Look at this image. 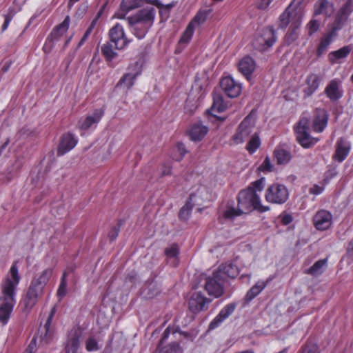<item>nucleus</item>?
<instances>
[{"label": "nucleus", "mask_w": 353, "mask_h": 353, "mask_svg": "<svg viewBox=\"0 0 353 353\" xmlns=\"http://www.w3.org/2000/svg\"><path fill=\"white\" fill-rule=\"evenodd\" d=\"M21 280L16 266H12L2 286L3 296L0 297V322L6 324L12 311L14 290Z\"/></svg>", "instance_id": "f257e3e1"}, {"label": "nucleus", "mask_w": 353, "mask_h": 353, "mask_svg": "<svg viewBox=\"0 0 353 353\" xmlns=\"http://www.w3.org/2000/svg\"><path fill=\"white\" fill-rule=\"evenodd\" d=\"M51 274L50 270H46L34 277L23 301L26 310H31L37 303L38 299L42 296L44 287L48 283Z\"/></svg>", "instance_id": "f03ea898"}, {"label": "nucleus", "mask_w": 353, "mask_h": 353, "mask_svg": "<svg viewBox=\"0 0 353 353\" xmlns=\"http://www.w3.org/2000/svg\"><path fill=\"white\" fill-rule=\"evenodd\" d=\"M237 201L240 211L243 212L245 214H248L254 210L260 212L270 210V207L264 206L261 204L259 195L251 188L240 191L238 194Z\"/></svg>", "instance_id": "7ed1b4c3"}, {"label": "nucleus", "mask_w": 353, "mask_h": 353, "mask_svg": "<svg viewBox=\"0 0 353 353\" xmlns=\"http://www.w3.org/2000/svg\"><path fill=\"white\" fill-rule=\"evenodd\" d=\"M302 0H294L293 2L280 15L279 28L285 29L288 25L290 27H300L302 22L303 11L300 6Z\"/></svg>", "instance_id": "20e7f679"}, {"label": "nucleus", "mask_w": 353, "mask_h": 353, "mask_svg": "<svg viewBox=\"0 0 353 353\" xmlns=\"http://www.w3.org/2000/svg\"><path fill=\"white\" fill-rule=\"evenodd\" d=\"M221 273V270L215 271L205 279V290L210 296L214 298H219L224 294V281Z\"/></svg>", "instance_id": "39448f33"}, {"label": "nucleus", "mask_w": 353, "mask_h": 353, "mask_svg": "<svg viewBox=\"0 0 353 353\" xmlns=\"http://www.w3.org/2000/svg\"><path fill=\"white\" fill-rule=\"evenodd\" d=\"M296 140L305 148L315 145L319 139L310 136L309 133V121L306 117H302L295 128Z\"/></svg>", "instance_id": "423d86ee"}, {"label": "nucleus", "mask_w": 353, "mask_h": 353, "mask_svg": "<svg viewBox=\"0 0 353 353\" xmlns=\"http://www.w3.org/2000/svg\"><path fill=\"white\" fill-rule=\"evenodd\" d=\"M289 197V192L287 188L282 184L274 183L266 190L265 200L274 204H283Z\"/></svg>", "instance_id": "0eeeda50"}, {"label": "nucleus", "mask_w": 353, "mask_h": 353, "mask_svg": "<svg viewBox=\"0 0 353 353\" xmlns=\"http://www.w3.org/2000/svg\"><path fill=\"white\" fill-rule=\"evenodd\" d=\"M110 43L114 45L117 50L125 49L132 41L128 39L124 32L123 27L120 23H117L109 31Z\"/></svg>", "instance_id": "6e6552de"}, {"label": "nucleus", "mask_w": 353, "mask_h": 353, "mask_svg": "<svg viewBox=\"0 0 353 353\" xmlns=\"http://www.w3.org/2000/svg\"><path fill=\"white\" fill-rule=\"evenodd\" d=\"M254 125L255 123L252 116L248 115L239 124L236 132L232 137L234 143H241L248 139L252 132Z\"/></svg>", "instance_id": "1a4fd4ad"}, {"label": "nucleus", "mask_w": 353, "mask_h": 353, "mask_svg": "<svg viewBox=\"0 0 353 353\" xmlns=\"http://www.w3.org/2000/svg\"><path fill=\"white\" fill-rule=\"evenodd\" d=\"M212 299L206 297L201 292H194L188 300V308L193 314L206 311Z\"/></svg>", "instance_id": "9d476101"}, {"label": "nucleus", "mask_w": 353, "mask_h": 353, "mask_svg": "<svg viewBox=\"0 0 353 353\" xmlns=\"http://www.w3.org/2000/svg\"><path fill=\"white\" fill-rule=\"evenodd\" d=\"M277 36L275 30L272 27L263 29L260 37L256 39V45L261 50H265L271 48L276 41Z\"/></svg>", "instance_id": "9b49d317"}, {"label": "nucleus", "mask_w": 353, "mask_h": 353, "mask_svg": "<svg viewBox=\"0 0 353 353\" xmlns=\"http://www.w3.org/2000/svg\"><path fill=\"white\" fill-rule=\"evenodd\" d=\"M312 222L316 230H327L332 223V215L327 210H320L313 216Z\"/></svg>", "instance_id": "f8f14e48"}, {"label": "nucleus", "mask_w": 353, "mask_h": 353, "mask_svg": "<svg viewBox=\"0 0 353 353\" xmlns=\"http://www.w3.org/2000/svg\"><path fill=\"white\" fill-rule=\"evenodd\" d=\"M220 86L230 98L238 97L241 92V85L234 81V79L231 77L222 78L220 82Z\"/></svg>", "instance_id": "ddd939ff"}, {"label": "nucleus", "mask_w": 353, "mask_h": 353, "mask_svg": "<svg viewBox=\"0 0 353 353\" xmlns=\"http://www.w3.org/2000/svg\"><path fill=\"white\" fill-rule=\"evenodd\" d=\"M81 336L82 332L79 328L74 327L69 332L65 345V353H77Z\"/></svg>", "instance_id": "4468645a"}, {"label": "nucleus", "mask_w": 353, "mask_h": 353, "mask_svg": "<svg viewBox=\"0 0 353 353\" xmlns=\"http://www.w3.org/2000/svg\"><path fill=\"white\" fill-rule=\"evenodd\" d=\"M342 82L339 79H332L325 88V94L332 101H338L343 97Z\"/></svg>", "instance_id": "2eb2a0df"}, {"label": "nucleus", "mask_w": 353, "mask_h": 353, "mask_svg": "<svg viewBox=\"0 0 353 353\" xmlns=\"http://www.w3.org/2000/svg\"><path fill=\"white\" fill-rule=\"evenodd\" d=\"M104 114L102 108L95 110L93 113L84 119H81L78 122V126L81 130H88L93 125L97 124Z\"/></svg>", "instance_id": "dca6fc26"}, {"label": "nucleus", "mask_w": 353, "mask_h": 353, "mask_svg": "<svg viewBox=\"0 0 353 353\" xmlns=\"http://www.w3.org/2000/svg\"><path fill=\"white\" fill-rule=\"evenodd\" d=\"M328 114L324 109H316L314 112L312 128L316 132H321L327 125Z\"/></svg>", "instance_id": "f3484780"}, {"label": "nucleus", "mask_w": 353, "mask_h": 353, "mask_svg": "<svg viewBox=\"0 0 353 353\" xmlns=\"http://www.w3.org/2000/svg\"><path fill=\"white\" fill-rule=\"evenodd\" d=\"M77 143V139L70 133L62 136L57 149V155L61 156L70 151Z\"/></svg>", "instance_id": "a211bd4d"}, {"label": "nucleus", "mask_w": 353, "mask_h": 353, "mask_svg": "<svg viewBox=\"0 0 353 353\" xmlns=\"http://www.w3.org/2000/svg\"><path fill=\"white\" fill-rule=\"evenodd\" d=\"M350 150V144L343 138L338 139L336 143V150L333 159L338 162H342L347 157Z\"/></svg>", "instance_id": "6ab92c4d"}, {"label": "nucleus", "mask_w": 353, "mask_h": 353, "mask_svg": "<svg viewBox=\"0 0 353 353\" xmlns=\"http://www.w3.org/2000/svg\"><path fill=\"white\" fill-rule=\"evenodd\" d=\"M128 21L131 27L132 32L139 39L144 38L148 31V29L151 27V26H149L147 23H143V22L137 21L131 17L128 18Z\"/></svg>", "instance_id": "aec40b11"}, {"label": "nucleus", "mask_w": 353, "mask_h": 353, "mask_svg": "<svg viewBox=\"0 0 353 353\" xmlns=\"http://www.w3.org/2000/svg\"><path fill=\"white\" fill-rule=\"evenodd\" d=\"M70 22V18L69 16H66L62 23L56 26L52 32L50 33L48 39L50 41L55 42L59 40V39L67 32L69 28Z\"/></svg>", "instance_id": "412c9836"}, {"label": "nucleus", "mask_w": 353, "mask_h": 353, "mask_svg": "<svg viewBox=\"0 0 353 353\" xmlns=\"http://www.w3.org/2000/svg\"><path fill=\"white\" fill-rule=\"evenodd\" d=\"M208 132V126L199 121L194 123L192 124L189 131L190 138L193 141H201L207 134Z\"/></svg>", "instance_id": "4be33fe9"}, {"label": "nucleus", "mask_w": 353, "mask_h": 353, "mask_svg": "<svg viewBox=\"0 0 353 353\" xmlns=\"http://www.w3.org/2000/svg\"><path fill=\"white\" fill-rule=\"evenodd\" d=\"M321 80V77L317 74L312 73L307 75L306 87L303 90L305 96L310 97L314 93L319 87Z\"/></svg>", "instance_id": "5701e85b"}, {"label": "nucleus", "mask_w": 353, "mask_h": 353, "mask_svg": "<svg viewBox=\"0 0 353 353\" xmlns=\"http://www.w3.org/2000/svg\"><path fill=\"white\" fill-rule=\"evenodd\" d=\"M154 17L155 9L153 7H147L141 10L135 16L132 17V18L152 26Z\"/></svg>", "instance_id": "b1692460"}, {"label": "nucleus", "mask_w": 353, "mask_h": 353, "mask_svg": "<svg viewBox=\"0 0 353 353\" xmlns=\"http://www.w3.org/2000/svg\"><path fill=\"white\" fill-rule=\"evenodd\" d=\"M256 64L254 60L250 57H243L239 63V70L248 79L255 70Z\"/></svg>", "instance_id": "393cba45"}, {"label": "nucleus", "mask_w": 353, "mask_h": 353, "mask_svg": "<svg viewBox=\"0 0 353 353\" xmlns=\"http://www.w3.org/2000/svg\"><path fill=\"white\" fill-rule=\"evenodd\" d=\"M269 283V280L266 281H259L255 285H254L246 293L244 296L243 301L245 303H249L252 301L257 295H259L262 290L267 286Z\"/></svg>", "instance_id": "a878e982"}, {"label": "nucleus", "mask_w": 353, "mask_h": 353, "mask_svg": "<svg viewBox=\"0 0 353 353\" xmlns=\"http://www.w3.org/2000/svg\"><path fill=\"white\" fill-rule=\"evenodd\" d=\"M157 283L153 281L146 282L141 288L140 293L144 299H152L159 293Z\"/></svg>", "instance_id": "bb28decb"}, {"label": "nucleus", "mask_w": 353, "mask_h": 353, "mask_svg": "<svg viewBox=\"0 0 353 353\" xmlns=\"http://www.w3.org/2000/svg\"><path fill=\"white\" fill-rule=\"evenodd\" d=\"M141 0H123L121 4V12H117L114 17L118 19L124 18L125 13L141 6Z\"/></svg>", "instance_id": "cd10ccee"}, {"label": "nucleus", "mask_w": 353, "mask_h": 353, "mask_svg": "<svg viewBox=\"0 0 353 353\" xmlns=\"http://www.w3.org/2000/svg\"><path fill=\"white\" fill-rule=\"evenodd\" d=\"M334 11L333 4L327 0H319L316 3V8L314 10V14H323L325 17L331 16Z\"/></svg>", "instance_id": "c85d7f7f"}, {"label": "nucleus", "mask_w": 353, "mask_h": 353, "mask_svg": "<svg viewBox=\"0 0 353 353\" xmlns=\"http://www.w3.org/2000/svg\"><path fill=\"white\" fill-rule=\"evenodd\" d=\"M139 74V72L138 71L124 74L117 83V87H123L128 90H130L133 86Z\"/></svg>", "instance_id": "c756f323"}, {"label": "nucleus", "mask_w": 353, "mask_h": 353, "mask_svg": "<svg viewBox=\"0 0 353 353\" xmlns=\"http://www.w3.org/2000/svg\"><path fill=\"white\" fill-rule=\"evenodd\" d=\"M274 154L277 163L279 165H285L292 159L290 152L283 147H277L274 150Z\"/></svg>", "instance_id": "7c9ffc66"}, {"label": "nucleus", "mask_w": 353, "mask_h": 353, "mask_svg": "<svg viewBox=\"0 0 353 353\" xmlns=\"http://www.w3.org/2000/svg\"><path fill=\"white\" fill-rule=\"evenodd\" d=\"M351 48L348 46H343L336 51H332L328 54L329 61L334 64L337 62L339 59H344L350 54Z\"/></svg>", "instance_id": "2f4dec72"}, {"label": "nucleus", "mask_w": 353, "mask_h": 353, "mask_svg": "<svg viewBox=\"0 0 353 353\" xmlns=\"http://www.w3.org/2000/svg\"><path fill=\"white\" fill-rule=\"evenodd\" d=\"M228 107V104L223 100V95L216 91L213 92V104L212 108L218 112H223Z\"/></svg>", "instance_id": "473e14b6"}, {"label": "nucleus", "mask_w": 353, "mask_h": 353, "mask_svg": "<svg viewBox=\"0 0 353 353\" xmlns=\"http://www.w3.org/2000/svg\"><path fill=\"white\" fill-rule=\"evenodd\" d=\"M334 37L332 34L327 33L321 39L316 50L317 57H321L327 51Z\"/></svg>", "instance_id": "72a5a7b5"}, {"label": "nucleus", "mask_w": 353, "mask_h": 353, "mask_svg": "<svg viewBox=\"0 0 353 353\" xmlns=\"http://www.w3.org/2000/svg\"><path fill=\"white\" fill-rule=\"evenodd\" d=\"M112 44L110 42H106L101 46V53L108 62L112 61L118 57V54L113 48Z\"/></svg>", "instance_id": "f704fd0d"}, {"label": "nucleus", "mask_w": 353, "mask_h": 353, "mask_svg": "<svg viewBox=\"0 0 353 353\" xmlns=\"http://www.w3.org/2000/svg\"><path fill=\"white\" fill-rule=\"evenodd\" d=\"M193 206L194 205L191 203V197H190L185 204L179 210V219L183 221H187L191 215Z\"/></svg>", "instance_id": "c9c22d12"}, {"label": "nucleus", "mask_w": 353, "mask_h": 353, "mask_svg": "<svg viewBox=\"0 0 353 353\" xmlns=\"http://www.w3.org/2000/svg\"><path fill=\"white\" fill-rule=\"evenodd\" d=\"M221 271V275L223 276V281L227 278L234 279L239 274L238 266H219L217 271Z\"/></svg>", "instance_id": "e433bc0d"}, {"label": "nucleus", "mask_w": 353, "mask_h": 353, "mask_svg": "<svg viewBox=\"0 0 353 353\" xmlns=\"http://www.w3.org/2000/svg\"><path fill=\"white\" fill-rule=\"evenodd\" d=\"M347 21L346 18L337 13L329 33L336 37L337 32L343 28Z\"/></svg>", "instance_id": "4c0bfd02"}, {"label": "nucleus", "mask_w": 353, "mask_h": 353, "mask_svg": "<svg viewBox=\"0 0 353 353\" xmlns=\"http://www.w3.org/2000/svg\"><path fill=\"white\" fill-rule=\"evenodd\" d=\"M298 353H320V352L317 344L311 341H307L301 346Z\"/></svg>", "instance_id": "58836bf2"}, {"label": "nucleus", "mask_w": 353, "mask_h": 353, "mask_svg": "<svg viewBox=\"0 0 353 353\" xmlns=\"http://www.w3.org/2000/svg\"><path fill=\"white\" fill-rule=\"evenodd\" d=\"M245 213L240 211V208L239 206L237 208H236L228 205L223 213V216L227 219H234L235 217L239 216Z\"/></svg>", "instance_id": "ea45409f"}, {"label": "nucleus", "mask_w": 353, "mask_h": 353, "mask_svg": "<svg viewBox=\"0 0 353 353\" xmlns=\"http://www.w3.org/2000/svg\"><path fill=\"white\" fill-rule=\"evenodd\" d=\"M211 12L212 10L210 8L199 11L190 22L192 23V26H194V23L199 25L205 22L208 16L211 13Z\"/></svg>", "instance_id": "a19ab883"}, {"label": "nucleus", "mask_w": 353, "mask_h": 353, "mask_svg": "<svg viewBox=\"0 0 353 353\" xmlns=\"http://www.w3.org/2000/svg\"><path fill=\"white\" fill-rule=\"evenodd\" d=\"M260 139L256 134H254L249 141L246 148L250 154L254 153L260 146Z\"/></svg>", "instance_id": "79ce46f5"}, {"label": "nucleus", "mask_w": 353, "mask_h": 353, "mask_svg": "<svg viewBox=\"0 0 353 353\" xmlns=\"http://www.w3.org/2000/svg\"><path fill=\"white\" fill-rule=\"evenodd\" d=\"M299 27H290L288 33L285 35L286 43L290 45L295 41L299 37Z\"/></svg>", "instance_id": "37998d69"}, {"label": "nucleus", "mask_w": 353, "mask_h": 353, "mask_svg": "<svg viewBox=\"0 0 353 353\" xmlns=\"http://www.w3.org/2000/svg\"><path fill=\"white\" fill-rule=\"evenodd\" d=\"M179 252V248L178 245L173 243L165 249L164 253L167 258L174 259L176 260L177 259Z\"/></svg>", "instance_id": "c03bdc74"}, {"label": "nucleus", "mask_w": 353, "mask_h": 353, "mask_svg": "<svg viewBox=\"0 0 353 353\" xmlns=\"http://www.w3.org/2000/svg\"><path fill=\"white\" fill-rule=\"evenodd\" d=\"M67 274H68L67 271H65L63 272V276L61 277V281L60 285H59L58 290H57V294L59 297V299H61L66 294L67 282H66L65 278H66Z\"/></svg>", "instance_id": "a18cd8bd"}, {"label": "nucleus", "mask_w": 353, "mask_h": 353, "mask_svg": "<svg viewBox=\"0 0 353 353\" xmlns=\"http://www.w3.org/2000/svg\"><path fill=\"white\" fill-rule=\"evenodd\" d=\"M194 32V26L192 23H190L187 26L185 32L181 37L180 42L182 43H187L191 39Z\"/></svg>", "instance_id": "49530a36"}, {"label": "nucleus", "mask_w": 353, "mask_h": 353, "mask_svg": "<svg viewBox=\"0 0 353 353\" xmlns=\"http://www.w3.org/2000/svg\"><path fill=\"white\" fill-rule=\"evenodd\" d=\"M352 3L351 1H347L344 6L339 10L338 13L341 16L348 19L349 16L353 11Z\"/></svg>", "instance_id": "de8ad7c7"}, {"label": "nucleus", "mask_w": 353, "mask_h": 353, "mask_svg": "<svg viewBox=\"0 0 353 353\" xmlns=\"http://www.w3.org/2000/svg\"><path fill=\"white\" fill-rule=\"evenodd\" d=\"M159 353H180V345L176 342H173L160 350Z\"/></svg>", "instance_id": "09e8293b"}, {"label": "nucleus", "mask_w": 353, "mask_h": 353, "mask_svg": "<svg viewBox=\"0 0 353 353\" xmlns=\"http://www.w3.org/2000/svg\"><path fill=\"white\" fill-rule=\"evenodd\" d=\"M236 308V304L234 303H229L226 305L220 312L219 314L221 317H223L226 319L229 316H230Z\"/></svg>", "instance_id": "8fccbe9b"}, {"label": "nucleus", "mask_w": 353, "mask_h": 353, "mask_svg": "<svg viewBox=\"0 0 353 353\" xmlns=\"http://www.w3.org/2000/svg\"><path fill=\"white\" fill-rule=\"evenodd\" d=\"M85 348L88 352L97 351L100 349L96 339L93 336L89 337L85 343Z\"/></svg>", "instance_id": "3c124183"}, {"label": "nucleus", "mask_w": 353, "mask_h": 353, "mask_svg": "<svg viewBox=\"0 0 353 353\" xmlns=\"http://www.w3.org/2000/svg\"><path fill=\"white\" fill-rule=\"evenodd\" d=\"M273 168L274 166L271 163L270 158L267 157L260 165L259 170L263 172H272L273 170Z\"/></svg>", "instance_id": "603ef678"}, {"label": "nucleus", "mask_w": 353, "mask_h": 353, "mask_svg": "<svg viewBox=\"0 0 353 353\" xmlns=\"http://www.w3.org/2000/svg\"><path fill=\"white\" fill-rule=\"evenodd\" d=\"M56 311H57V308H56V306H54L52 307L51 309V311L50 312V314L47 319V321L45 323V325H44V328H45V330H46V335L47 336L48 334H50V325H51V322H52V320L53 319V316L54 315V314L56 313Z\"/></svg>", "instance_id": "864d4df0"}, {"label": "nucleus", "mask_w": 353, "mask_h": 353, "mask_svg": "<svg viewBox=\"0 0 353 353\" xmlns=\"http://www.w3.org/2000/svg\"><path fill=\"white\" fill-rule=\"evenodd\" d=\"M343 259L346 260V263H347L353 262V239L349 242L347 252Z\"/></svg>", "instance_id": "5fc2aeb1"}, {"label": "nucleus", "mask_w": 353, "mask_h": 353, "mask_svg": "<svg viewBox=\"0 0 353 353\" xmlns=\"http://www.w3.org/2000/svg\"><path fill=\"white\" fill-rule=\"evenodd\" d=\"M14 15V12L13 9L12 8H9L8 14H6L5 15V20H4V22H3V25H2V28H2V31H4V30H6L8 28V27L10 21H12Z\"/></svg>", "instance_id": "6e6d98bb"}, {"label": "nucleus", "mask_w": 353, "mask_h": 353, "mask_svg": "<svg viewBox=\"0 0 353 353\" xmlns=\"http://www.w3.org/2000/svg\"><path fill=\"white\" fill-rule=\"evenodd\" d=\"M265 179L261 178L253 182L249 188H253L254 192H261L264 188Z\"/></svg>", "instance_id": "4d7b16f0"}, {"label": "nucleus", "mask_w": 353, "mask_h": 353, "mask_svg": "<svg viewBox=\"0 0 353 353\" xmlns=\"http://www.w3.org/2000/svg\"><path fill=\"white\" fill-rule=\"evenodd\" d=\"M225 319L218 314V315L210 322L209 325V330H214Z\"/></svg>", "instance_id": "13d9d810"}, {"label": "nucleus", "mask_w": 353, "mask_h": 353, "mask_svg": "<svg viewBox=\"0 0 353 353\" xmlns=\"http://www.w3.org/2000/svg\"><path fill=\"white\" fill-rule=\"evenodd\" d=\"M322 272V266H311L309 269L304 271V273L310 274L313 276L320 275Z\"/></svg>", "instance_id": "bf43d9fd"}, {"label": "nucleus", "mask_w": 353, "mask_h": 353, "mask_svg": "<svg viewBox=\"0 0 353 353\" xmlns=\"http://www.w3.org/2000/svg\"><path fill=\"white\" fill-rule=\"evenodd\" d=\"M176 332V330H175L173 327H171L170 326H168L163 332V336L161 339L160 340V344L162 345L164 341L168 338L170 333H172L174 334Z\"/></svg>", "instance_id": "052dcab7"}, {"label": "nucleus", "mask_w": 353, "mask_h": 353, "mask_svg": "<svg viewBox=\"0 0 353 353\" xmlns=\"http://www.w3.org/2000/svg\"><path fill=\"white\" fill-rule=\"evenodd\" d=\"M307 27L309 28V34L311 35L318 30L319 23L316 20H311L307 24Z\"/></svg>", "instance_id": "680f3d73"}, {"label": "nucleus", "mask_w": 353, "mask_h": 353, "mask_svg": "<svg viewBox=\"0 0 353 353\" xmlns=\"http://www.w3.org/2000/svg\"><path fill=\"white\" fill-rule=\"evenodd\" d=\"M324 190V188L323 186H319L316 184L313 185L309 190L310 194L314 195H319L321 194Z\"/></svg>", "instance_id": "e2e57ef3"}, {"label": "nucleus", "mask_w": 353, "mask_h": 353, "mask_svg": "<svg viewBox=\"0 0 353 353\" xmlns=\"http://www.w3.org/2000/svg\"><path fill=\"white\" fill-rule=\"evenodd\" d=\"M176 148H177L178 152L180 154V157L176 159V160L180 161L184 157V155L186 154L187 150L185 149L184 144L182 143H178L176 145Z\"/></svg>", "instance_id": "0e129e2a"}, {"label": "nucleus", "mask_w": 353, "mask_h": 353, "mask_svg": "<svg viewBox=\"0 0 353 353\" xmlns=\"http://www.w3.org/2000/svg\"><path fill=\"white\" fill-rule=\"evenodd\" d=\"M293 220V218L291 214H281V221L283 225H288L290 224Z\"/></svg>", "instance_id": "69168bd1"}, {"label": "nucleus", "mask_w": 353, "mask_h": 353, "mask_svg": "<svg viewBox=\"0 0 353 353\" xmlns=\"http://www.w3.org/2000/svg\"><path fill=\"white\" fill-rule=\"evenodd\" d=\"M119 228H117V227H113L112 229L110 230V232H109L108 234V237L110 240V241H114L118 234H119Z\"/></svg>", "instance_id": "338daca9"}, {"label": "nucleus", "mask_w": 353, "mask_h": 353, "mask_svg": "<svg viewBox=\"0 0 353 353\" xmlns=\"http://www.w3.org/2000/svg\"><path fill=\"white\" fill-rule=\"evenodd\" d=\"M37 347V343H36V339L33 338L30 343H29L28 347L25 350L29 353H34L36 350Z\"/></svg>", "instance_id": "774afa93"}]
</instances>
